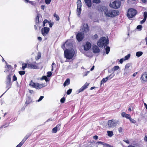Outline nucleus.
Listing matches in <instances>:
<instances>
[{
    "label": "nucleus",
    "instance_id": "57",
    "mask_svg": "<svg viewBox=\"0 0 147 147\" xmlns=\"http://www.w3.org/2000/svg\"><path fill=\"white\" fill-rule=\"evenodd\" d=\"M48 22V21L47 20H45L43 22V23H45L46 24V23H47Z\"/></svg>",
    "mask_w": 147,
    "mask_h": 147
},
{
    "label": "nucleus",
    "instance_id": "61",
    "mask_svg": "<svg viewBox=\"0 0 147 147\" xmlns=\"http://www.w3.org/2000/svg\"><path fill=\"white\" fill-rule=\"evenodd\" d=\"M38 39L39 40H40V41H41L42 40V38L40 37H38Z\"/></svg>",
    "mask_w": 147,
    "mask_h": 147
},
{
    "label": "nucleus",
    "instance_id": "30",
    "mask_svg": "<svg viewBox=\"0 0 147 147\" xmlns=\"http://www.w3.org/2000/svg\"><path fill=\"white\" fill-rule=\"evenodd\" d=\"M131 65L130 63L127 64L125 66V69H129V67L131 66Z\"/></svg>",
    "mask_w": 147,
    "mask_h": 147
},
{
    "label": "nucleus",
    "instance_id": "15",
    "mask_svg": "<svg viewBox=\"0 0 147 147\" xmlns=\"http://www.w3.org/2000/svg\"><path fill=\"white\" fill-rule=\"evenodd\" d=\"M88 85V84L87 83H85L83 86L79 89V92H81L83 91L85 89L87 88Z\"/></svg>",
    "mask_w": 147,
    "mask_h": 147
},
{
    "label": "nucleus",
    "instance_id": "14",
    "mask_svg": "<svg viewBox=\"0 0 147 147\" xmlns=\"http://www.w3.org/2000/svg\"><path fill=\"white\" fill-rule=\"evenodd\" d=\"M61 125L60 124H58L55 127L53 128L52 129V132L53 133H56L57 132L58 130L60 129Z\"/></svg>",
    "mask_w": 147,
    "mask_h": 147
},
{
    "label": "nucleus",
    "instance_id": "48",
    "mask_svg": "<svg viewBox=\"0 0 147 147\" xmlns=\"http://www.w3.org/2000/svg\"><path fill=\"white\" fill-rule=\"evenodd\" d=\"M43 96H41L40 98H39V99L37 100V101L38 102H39L41 101L43 99Z\"/></svg>",
    "mask_w": 147,
    "mask_h": 147
},
{
    "label": "nucleus",
    "instance_id": "39",
    "mask_svg": "<svg viewBox=\"0 0 147 147\" xmlns=\"http://www.w3.org/2000/svg\"><path fill=\"white\" fill-rule=\"evenodd\" d=\"M51 1V0H45V3L47 4H49L50 3Z\"/></svg>",
    "mask_w": 147,
    "mask_h": 147
},
{
    "label": "nucleus",
    "instance_id": "43",
    "mask_svg": "<svg viewBox=\"0 0 147 147\" xmlns=\"http://www.w3.org/2000/svg\"><path fill=\"white\" fill-rule=\"evenodd\" d=\"M93 2L96 3H98L100 2V0H93Z\"/></svg>",
    "mask_w": 147,
    "mask_h": 147
},
{
    "label": "nucleus",
    "instance_id": "11",
    "mask_svg": "<svg viewBox=\"0 0 147 147\" xmlns=\"http://www.w3.org/2000/svg\"><path fill=\"white\" fill-rule=\"evenodd\" d=\"M81 30L84 32L86 33L88 32L89 29L88 24H84L82 26V28L81 29Z\"/></svg>",
    "mask_w": 147,
    "mask_h": 147
},
{
    "label": "nucleus",
    "instance_id": "38",
    "mask_svg": "<svg viewBox=\"0 0 147 147\" xmlns=\"http://www.w3.org/2000/svg\"><path fill=\"white\" fill-rule=\"evenodd\" d=\"M129 119L130 120V122L132 123H135L136 122V121L134 119H132L131 117Z\"/></svg>",
    "mask_w": 147,
    "mask_h": 147
},
{
    "label": "nucleus",
    "instance_id": "22",
    "mask_svg": "<svg viewBox=\"0 0 147 147\" xmlns=\"http://www.w3.org/2000/svg\"><path fill=\"white\" fill-rule=\"evenodd\" d=\"M130 72L129 69H124V72L123 74V75L124 76H126L128 75Z\"/></svg>",
    "mask_w": 147,
    "mask_h": 147
},
{
    "label": "nucleus",
    "instance_id": "8",
    "mask_svg": "<svg viewBox=\"0 0 147 147\" xmlns=\"http://www.w3.org/2000/svg\"><path fill=\"white\" fill-rule=\"evenodd\" d=\"M115 75L112 74L109 75V76H107L105 78H103L102 80L101 81L100 84H102L106 82L108 79L110 80Z\"/></svg>",
    "mask_w": 147,
    "mask_h": 147
},
{
    "label": "nucleus",
    "instance_id": "5",
    "mask_svg": "<svg viewBox=\"0 0 147 147\" xmlns=\"http://www.w3.org/2000/svg\"><path fill=\"white\" fill-rule=\"evenodd\" d=\"M118 122V121L113 119L108 121L107 125L109 128H113L117 125Z\"/></svg>",
    "mask_w": 147,
    "mask_h": 147
},
{
    "label": "nucleus",
    "instance_id": "21",
    "mask_svg": "<svg viewBox=\"0 0 147 147\" xmlns=\"http://www.w3.org/2000/svg\"><path fill=\"white\" fill-rule=\"evenodd\" d=\"M69 78L67 79L63 84L64 86L65 87L66 86L68 85L69 84Z\"/></svg>",
    "mask_w": 147,
    "mask_h": 147
},
{
    "label": "nucleus",
    "instance_id": "64",
    "mask_svg": "<svg viewBox=\"0 0 147 147\" xmlns=\"http://www.w3.org/2000/svg\"><path fill=\"white\" fill-rule=\"evenodd\" d=\"M144 140L146 141H147V137L146 136L144 138Z\"/></svg>",
    "mask_w": 147,
    "mask_h": 147
},
{
    "label": "nucleus",
    "instance_id": "45",
    "mask_svg": "<svg viewBox=\"0 0 147 147\" xmlns=\"http://www.w3.org/2000/svg\"><path fill=\"white\" fill-rule=\"evenodd\" d=\"M65 98L63 97L62 98H61L60 100V102L61 103H64L65 101Z\"/></svg>",
    "mask_w": 147,
    "mask_h": 147
},
{
    "label": "nucleus",
    "instance_id": "9",
    "mask_svg": "<svg viewBox=\"0 0 147 147\" xmlns=\"http://www.w3.org/2000/svg\"><path fill=\"white\" fill-rule=\"evenodd\" d=\"M50 29L49 28L44 27L42 28L41 30V32L42 35L45 36H46L49 33Z\"/></svg>",
    "mask_w": 147,
    "mask_h": 147
},
{
    "label": "nucleus",
    "instance_id": "53",
    "mask_svg": "<svg viewBox=\"0 0 147 147\" xmlns=\"http://www.w3.org/2000/svg\"><path fill=\"white\" fill-rule=\"evenodd\" d=\"M23 144L22 143L20 142L16 147H21Z\"/></svg>",
    "mask_w": 147,
    "mask_h": 147
},
{
    "label": "nucleus",
    "instance_id": "26",
    "mask_svg": "<svg viewBox=\"0 0 147 147\" xmlns=\"http://www.w3.org/2000/svg\"><path fill=\"white\" fill-rule=\"evenodd\" d=\"M22 69L24 70L26 67H28V64L27 63H23L22 64Z\"/></svg>",
    "mask_w": 147,
    "mask_h": 147
},
{
    "label": "nucleus",
    "instance_id": "18",
    "mask_svg": "<svg viewBox=\"0 0 147 147\" xmlns=\"http://www.w3.org/2000/svg\"><path fill=\"white\" fill-rule=\"evenodd\" d=\"M121 116L123 117H125L127 119H129L131 117L130 115L127 114L125 112H123L121 113Z\"/></svg>",
    "mask_w": 147,
    "mask_h": 147
},
{
    "label": "nucleus",
    "instance_id": "54",
    "mask_svg": "<svg viewBox=\"0 0 147 147\" xmlns=\"http://www.w3.org/2000/svg\"><path fill=\"white\" fill-rule=\"evenodd\" d=\"M6 67L10 69L11 68V67L10 65H7V66Z\"/></svg>",
    "mask_w": 147,
    "mask_h": 147
},
{
    "label": "nucleus",
    "instance_id": "17",
    "mask_svg": "<svg viewBox=\"0 0 147 147\" xmlns=\"http://www.w3.org/2000/svg\"><path fill=\"white\" fill-rule=\"evenodd\" d=\"M86 5L88 7H91L92 4L91 0H84Z\"/></svg>",
    "mask_w": 147,
    "mask_h": 147
},
{
    "label": "nucleus",
    "instance_id": "52",
    "mask_svg": "<svg viewBox=\"0 0 147 147\" xmlns=\"http://www.w3.org/2000/svg\"><path fill=\"white\" fill-rule=\"evenodd\" d=\"M146 19L144 18V19L140 21V24H143L146 21Z\"/></svg>",
    "mask_w": 147,
    "mask_h": 147
},
{
    "label": "nucleus",
    "instance_id": "60",
    "mask_svg": "<svg viewBox=\"0 0 147 147\" xmlns=\"http://www.w3.org/2000/svg\"><path fill=\"white\" fill-rule=\"evenodd\" d=\"M98 137L97 136H94L93 138H94L95 140H97L98 139Z\"/></svg>",
    "mask_w": 147,
    "mask_h": 147
},
{
    "label": "nucleus",
    "instance_id": "58",
    "mask_svg": "<svg viewBox=\"0 0 147 147\" xmlns=\"http://www.w3.org/2000/svg\"><path fill=\"white\" fill-rule=\"evenodd\" d=\"M143 3H146L147 2V0H141Z\"/></svg>",
    "mask_w": 147,
    "mask_h": 147
},
{
    "label": "nucleus",
    "instance_id": "10",
    "mask_svg": "<svg viewBox=\"0 0 147 147\" xmlns=\"http://www.w3.org/2000/svg\"><path fill=\"white\" fill-rule=\"evenodd\" d=\"M76 37L78 41H81L84 37V34L82 32H79L76 35Z\"/></svg>",
    "mask_w": 147,
    "mask_h": 147
},
{
    "label": "nucleus",
    "instance_id": "56",
    "mask_svg": "<svg viewBox=\"0 0 147 147\" xmlns=\"http://www.w3.org/2000/svg\"><path fill=\"white\" fill-rule=\"evenodd\" d=\"M45 7V5H42L41 7V8L43 10H44V9Z\"/></svg>",
    "mask_w": 147,
    "mask_h": 147
},
{
    "label": "nucleus",
    "instance_id": "46",
    "mask_svg": "<svg viewBox=\"0 0 147 147\" xmlns=\"http://www.w3.org/2000/svg\"><path fill=\"white\" fill-rule=\"evenodd\" d=\"M142 26L141 25H138L137 27V28L138 29L140 30H141L142 29Z\"/></svg>",
    "mask_w": 147,
    "mask_h": 147
},
{
    "label": "nucleus",
    "instance_id": "31",
    "mask_svg": "<svg viewBox=\"0 0 147 147\" xmlns=\"http://www.w3.org/2000/svg\"><path fill=\"white\" fill-rule=\"evenodd\" d=\"M41 80H45L46 82H47L48 81V78L46 76H43L41 78Z\"/></svg>",
    "mask_w": 147,
    "mask_h": 147
},
{
    "label": "nucleus",
    "instance_id": "20",
    "mask_svg": "<svg viewBox=\"0 0 147 147\" xmlns=\"http://www.w3.org/2000/svg\"><path fill=\"white\" fill-rule=\"evenodd\" d=\"M30 135V134H27L21 142L23 144Z\"/></svg>",
    "mask_w": 147,
    "mask_h": 147
},
{
    "label": "nucleus",
    "instance_id": "50",
    "mask_svg": "<svg viewBox=\"0 0 147 147\" xmlns=\"http://www.w3.org/2000/svg\"><path fill=\"white\" fill-rule=\"evenodd\" d=\"M98 38V35L96 34H95L92 36V38L93 39H95Z\"/></svg>",
    "mask_w": 147,
    "mask_h": 147
},
{
    "label": "nucleus",
    "instance_id": "42",
    "mask_svg": "<svg viewBox=\"0 0 147 147\" xmlns=\"http://www.w3.org/2000/svg\"><path fill=\"white\" fill-rule=\"evenodd\" d=\"M119 68V67L118 66H116L113 67L114 71L117 70Z\"/></svg>",
    "mask_w": 147,
    "mask_h": 147
},
{
    "label": "nucleus",
    "instance_id": "16",
    "mask_svg": "<svg viewBox=\"0 0 147 147\" xmlns=\"http://www.w3.org/2000/svg\"><path fill=\"white\" fill-rule=\"evenodd\" d=\"M92 49L93 52L94 53H98L100 51V49L96 45H94L93 46Z\"/></svg>",
    "mask_w": 147,
    "mask_h": 147
},
{
    "label": "nucleus",
    "instance_id": "7",
    "mask_svg": "<svg viewBox=\"0 0 147 147\" xmlns=\"http://www.w3.org/2000/svg\"><path fill=\"white\" fill-rule=\"evenodd\" d=\"M77 15L78 16H79L81 12V7L82 6V3L81 1L80 0L77 1Z\"/></svg>",
    "mask_w": 147,
    "mask_h": 147
},
{
    "label": "nucleus",
    "instance_id": "6",
    "mask_svg": "<svg viewBox=\"0 0 147 147\" xmlns=\"http://www.w3.org/2000/svg\"><path fill=\"white\" fill-rule=\"evenodd\" d=\"M121 3L119 1H115L112 3H110L109 6L111 7L114 9H117L120 7Z\"/></svg>",
    "mask_w": 147,
    "mask_h": 147
},
{
    "label": "nucleus",
    "instance_id": "63",
    "mask_svg": "<svg viewBox=\"0 0 147 147\" xmlns=\"http://www.w3.org/2000/svg\"><path fill=\"white\" fill-rule=\"evenodd\" d=\"M145 40L146 41V45H147V36L145 38Z\"/></svg>",
    "mask_w": 147,
    "mask_h": 147
},
{
    "label": "nucleus",
    "instance_id": "37",
    "mask_svg": "<svg viewBox=\"0 0 147 147\" xmlns=\"http://www.w3.org/2000/svg\"><path fill=\"white\" fill-rule=\"evenodd\" d=\"M54 16L55 17L56 19H57V21H58L59 20V16H58L57 14L56 13H55L54 14Z\"/></svg>",
    "mask_w": 147,
    "mask_h": 147
},
{
    "label": "nucleus",
    "instance_id": "25",
    "mask_svg": "<svg viewBox=\"0 0 147 147\" xmlns=\"http://www.w3.org/2000/svg\"><path fill=\"white\" fill-rule=\"evenodd\" d=\"M107 133L108 136L109 137H111L113 135V132L112 131H107Z\"/></svg>",
    "mask_w": 147,
    "mask_h": 147
},
{
    "label": "nucleus",
    "instance_id": "33",
    "mask_svg": "<svg viewBox=\"0 0 147 147\" xmlns=\"http://www.w3.org/2000/svg\"><path fill=\"white\" fill-rule=\"evenodd\" d=\"M130 56V54H128L127 55L125 56L124 58V60L125 61L127 60L129 58Z\"/></svg>",
    "mask_w": 147,
    "mask_h": 147
},
{
    "label": "nucleus",
    "instance_id": "62",
    "mask_svg": "<svg viewBox=\"0 0 147 147\" xmlns=\"http://www.w3.org/2000/svg\"><path fill=\"white\" fill-rule=\"evenodd\" d=\"M29 92L31 93H33L34 92V91L32 90H29Z\"/></svg>",
    "mask_w": 147,
    "mask_h": 147
},
{
    "label": "nucleus",
    "instance_id": "23",
    "mask_svg": "<svg viewBox=\"0 0 147 147\" xmlns=\"http://www.w3.org/2000/svg\"><path fill=\"white\" fill-rule=\"evenodd\" d=\"M6 84L7 85V87L8 88V89L11 86V81H9L7 80Z\"/></svg>",
    "mask_w": 147,
    "mask_h": 147
},
{
    "label": "nucleus",
    "instance_id": "35",
    "mask_svg": "<svg viewBox=\"0 0 147 147\" xmlns=\"http://www.w3.org/2000/svg\"><path fill=\"white\" fill-rule=\"evenodd\" d=\"M19 73L21 76H22L25 74V72L24 71H19Z\"/></svg>",
    "mask_w": 147,
    "mask_h": 147
},
{
    "label": "nucleus",
    "instance_id": "36",
    "mask_svg": "<svg viewBox=\"0 0 147 147\" xmlns=\"http://www.w3.org/2000/svg\"><path fill=\"white\" fill-rule=\"evenodd\" d=\"M29 85L30 86H31L33 87H34V85H35V83H34L32 81H31L30 82Z\"/></svg>",
    "mask_w": 147,
    "mask_h": 147
},
{
    "label": "nucleus",
    "instance_id": "2",
    "mask_svg": "<svg viewBox=\"0 0 147 147\" xmlns=\"http://www.w3.org/2000/svg\"><path fill=\"white\" fill-rule=\"evenodd\" d=\"M106 16L114 17L119 14V12L117 10L113 9H107L105 11Z\"/></svg>",
    "mask_w": 147,
    "mask_h": 147
},
{
    "label": "nucleus",
    "instance_id": "34",
    "mask_svg": "<svg viewBox=\"0 0 147 147\" xmlns=\"http://www.w3.org/2000/svg\"><path fill=\"white\" fill-rule=\"evenodd\" d=\"M11 74H9L7 76V81H11Z\"/></svg>",
    "mask_w": 147,
    "mask_h": 147
},
{
    "label": "nucleus",
    "instance_id": "49",
    "mask_svg": "<svg viewBox=\"0 0 147 147\" xmlns=\"http://www.w3.org/2000/svg\"><path fill=\"white\" fill-rule=\"evenodd\" d=\"M17 80V78L15 75L13 76V81H16Z\"/></svg>",
    "mask_w": 147,
    "mask_h": 147
},
{
    "label": "nucleus",
    "instance_id": "29",
    "mask_svg": "<svg viewBox=\"0 0 147 147\" xmlns=\"http://www.w3.org/2000/svg\"><path fill=\"white\" fill-rule=\"evenodd\" d=\"M36 22L37 23L39 22V15L38 14L36 19Z\"/></svg>",
    "mask_w": 147,
    "mask_h": 147
},
{
    "label": "nucleus",
    "instance_id": "28",
    "mask_svg": "<svg viewBox=\"0 0 147 147\" xmlns=\"http://www.w3.org/2000/svg\"><path fill=\"white\" fill-rule=\"evenodd\" d=\"M106 53L108 54L110 51V48L109 47H107L105 48Z\"/></svg>",
    "mask_w": 147,
    "mask_h": 147
},
{
    "label": "nucleus",
    "instance_id": "3",
    "mask_svg": "<svg viewBox=\"0 0 147 147\" xmlns=\"http://www.w3.org/2000/svg\"><path fill=\"white\" fill-rule=\"evenodd\" d=\"M108 40L106 39L105 37H102L99 40L97 43L98 45L100 47H102L103 46H105L109 44Z\"/></svg>",
    "mask_w": 147,
    "mask_h": 147
},
{
    "label": "nucleus",
    "instance_id": "41",
    "mask_svg": "<svg viewBox=\"0 0 147 147\" xmlns=\"http://www.w3.org/2000/svg\"><path fill=\"white\" fill-rule=\"evenodd\" d=\"M144 18L146 19L147 17V12L146 11H145L144 13Z\"/></svg>",
    "mask_w": 147,
    "mask_h": 147
},
{
    "label": "nucleus",
    "instance_id": "32",
    "mask_svg": "<svg viewBox=\"0 0 147 147\" xmlns=\"http://www.w3.org/2000/svg\"><path fill=\"white\" fill-rule=\"evenodd\" d=\"M118 130L119 133H120L121 134H122L123 133V128L121 127H120L118 129Z\"/></svg>",
    "mask_w": 147,
    "mask_h": 147
},
{
    "label": "nucleus",
    "instance_id": "24",
    "mask_svg": "<svg viewBox=\"0 0 147 147\" xmlns=\"http://www.w3.org/2000/svg\"><path fill=\"white\" fill-rule=\"evenodd\" d=\"M143 54V52L141 51H138L136 53V55L138 57H139L142 55Z\"/></svg>",
    "mask_w": 147,
    "mask_h": 147
},
{
    "label": "nucleus",
    "instance_id": "1",
    "mask_svg": "<svg viewBox=\"0 0 147 147\" xmlns=\"http://www.w3.org/2000/svg\"><path fill=\"white\" fill-rule=\"evenodd\" d=\"M71 44L67 41L62 46V48L64 49V56L67 59H72L75 53V51L72 48L66 49L65 50L64 49L65 45L66 47L67 46H71Z\"/></svg>",
    "mask_w": 147,
    "mask_h": 147
},
{
    "label": "nucleus",
    "instance_id": "12",
    "mask_svg": "<svg viewBox=\"0 0 147 147\" xmlns=\"http://www.w3.org/2000/svg\"><path fill=\"white\" fill-rule=\"evenodd\" d=\"M91 45L89 42H86L85 45H84V49L85 50L87 51L90 49Z\"/></svg>",
    "mask_w": 147,
    "mask_h": 147
},
{
    "label": "nucleus",
    "instance_id": "44",
    "mask_svg": "<svg viewBox=\"0 0 147 147\" xmlns=\"http://www.w3.org/2000/svg\"><path fill=\"white\" fill-rule=\"evenodd\" d=\"M41 57V53H38V55L36 56V59H38L40 58Z\"/></svg>",
    "mask_w": 147,
    "mask_h": 147
},
{
    "label": "nucleus",
    "instance_id": "59",
    "mask_svg": "<svg viewBox=\"0 0 147 147\" xmlns=\"http://www.w3.org/2000/svg\"><path fill=\"white\" fill-rule=\"evenodd\" d=\"M124 141L127 144H129V141L128 140H124Z\"/></svg>",
    "mask_w": 147,
    "mask_h": 147
},
{
    "label": "nucleus",
    "instance_id": "47",
    "mask_svg": "<svg viewBox=\"0 0 147 147\" xmlns=\"http://www.w3.org/2000/svg\"><path fill=\"white\" fill-rule=\"evenodd\" d=\"M47 76L48 77H50L52 75V73H51V72L50 71L48 72L47 73Z\"/></svg>",
    "mask_w": 147,
    "mask_h": 147
},
{
    "label": "nucleus",
    "instance_id": "4",
    "mask_svg": "<svg viewBox=\"0 0 147 147\" xmlns=\"http://www.w3.org/2000/svg\"><path fill=\"white\" fill-rule=\"evenodd\" d=\"M137 13V11L133 9H128L127 16L129 19L135 16Z\"/></svg>",
    "mask_w": 147,
    "mask_h": 147
},
{
    "label": "nucleus",
    "instance_id": "51",
    "mask_svg": "<svg viewBox=\"0 0 147 147\" xmlns=\"http://www.w3.org/2000/svg\"><path fill=\"white\" fill-rule=\"evenodd\" d=\"M38 83H35V85H34V86L33 88H34L36 89H38Z\"/></svg>",
    "mask_w": 147,
    "mask_h": 147
},
{
    "label": "nucleus",
    "instance_id": "40",
    "mask_svg": "<svg viewBox=\"0 0 147 147\" xmlns=\"http://www.w3.org/2000/svg\"><path fill=\"white\" fill-rule=\"evenodd\" d=\"M72 90L71 89H70L68 90L67 92V94L68 95H69V94H70L72 92Z\"/></svg>",
    "mask_w": 147,
    "mask_h": 147
},
{
    "label": "nucleus",
    "instance_id": "27",
    "mask_svg": "<svg viewBox=\"0 0 147 147\" xmlns=\"http://www.w3.org/2000/svg\"><path fill=\"white\" fill-rule=\"evenodd\" d=\"M38 89H40L45 86L43 84H40L38 83Z\"/></svg>",
    "mask_w": 147,
    "mask_h": 147
},
{
    "label": "nucleus",
    "instance_id": "13",
    "mask_svg": "<svg viewBox=\"0 0 147 147\" xmlns=\"http://www.w3.org/2000/svg\"><path fill=\"white\" fill-rule=\"evenodd\" d=\"M141 78L143 81L147 82V72H145L142 75Z\"/></svg>",
    "mask_w": 147,
    "mask_h": 147
},
{
    "label": "nucleus",
    "instance_id": "55",
    "mask_svg": "<svg viewBox=\"0 0 147 147\" xmlns=\"http://www.w3.org/2000/svg\"><path fill=\"white\" fill-rule=\"evenodd\" d=\"M124 60V59L123 58L121 59H120L119 62L120 63L122 64Z\"/></svg>",
    "mask_w": 147,
    "mask_h": 147
},
{
    "label": "nucleus",
    "instance_id": "19",
    "mask_svg": "<svg viewBox=\"0 0 147 147\" xmlns=\"http://www.w3.org/2000/svg\"><path fill=\"white\" fill-rule=\"evenodd\" d=\"M28 67L31 68L33 69H36L37 68V66L36 65L32 63L28 64Z\"/></svg>",
    "mask_w": 147,
    "mask_h": 147
}]
</instances>
